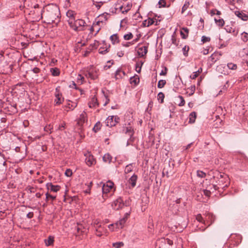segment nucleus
<instances>
[{
  "label": "nucleus",
  "instance_id": "59",
  "mask_svg": "<svg viewBox=\"0 0 248 248\" xmlns=\"http://www.w3.org/2000/svg\"><path fill=\"white\" fill-rule=\"evenodd\" d=\"M31 71L35 74H38L39 73H40V69L38 68V67H34V68H33Z\"/></svg>",
  "mask_w": 248,
  "mask_h": 248
},
{
  "label": "nucleus",
  "instance_id": "5",
  "mask_svg": "<svg viewBox=\"0 0 248 248\" xmlns=\"http://www.w3.org/2000/svg\"><path fill=\"white\" fill-rule=\"evenodd\" d=\"M124 200L121 197L118 198L114 201L112 206L115 210H119L124 207Z\"/></svg>",
  "mask_w": 248,
  "mask_h": 248
},
{
  "label": "nucleus",
  "instance_id": "11",
  "mask_svg": "<svg viewBox=\"0 0 248 248\" xmlns=\"http://www.w3.org/2000/svg\"><path fill=\"white\" fill-rule=\"evenodd\" d=\"M148 52V46H144L139 48L138 53L140 57H144L145 56Z\"/></svg>",
  "mask_w": 248,
  "mask_h": 248
},
{
  "label": "nucleus",
  "instance_id": "7",
  "mask_svg": "<svg viewBox=\"0 0 248 248\" xmlns=\"http://www.w3.org/2000/svg\"><path fill=\"white\" fill-rule=\"evenodd\" d=\"M74 25L76 26V29L73 27H70L71 29L74 30L75 31H78V28L84 27L85 24V22L84 20L81 19H78L75 20L74 22Z\"/></svg>",
  "mask_w": 248,
  "mask_h": 248
},
{
  "label": "nucleus",
  "instance_id": "60",
  "mask_svg": "<svg viewBox=\"0 0 248 248\" xmlns=\"http://www.w3.org/2000/svg\"><path fill=\"white\" fill-rule=\"evenodd\" d=\"M196 219L199 222H202L203 219L201 214H198L196 217Z\"/></svg>",
  "mask_w": 248,
  "mask_h": 248
},
{
  "label": "nucleus",
  "instance_id": "23",
  "mask_svg": "<svg viewBox=\"0 0 248 248\" xmlns=\"http://www.w3.org/2000/svg\"><path fill=\"white\" fill-rule=\"evenodd\" d=\"M112 158V157L111 155L108 153L106 154L103 157L104 162L108 163H110L111 162Z\"/></svg>",
  "mask_w": 248,
  "mask_h": 248
},
{
  "label": "nucleus",
  "instance_id": "49",
  "mask_svg": "<svg viewBox=\"0 0 248 248\" xmlns=\"http://www.w3.org/2000/svg\"><path fill=\"white\" fill-rule=\"evenodd\" d=\"M175 32L173 33V34L171 36V41L172 43L176 46L178 45V43L177 42V40L176 37L175 36Z\"/></svg>",
  "mask_w": 248,
  "mask_h": 248
},
{
  "label": "nucleus",
  "instance_id": "50",
  "mask_svg": "<svg viewBox=\"0 0 248 248\" xmlns=\"http://www.w3.org/2000/svg\"><path fill=\"white\" fill-rule=\"evenodd\" d=\"M104 185L107 186V187L112 189L113 187L114 184L112 182L108 181L106 183V184H104Z\"/></svg>",
  "mask_w": 248,
  "mask_h": 248
},
{
  "label": "nucleus",
  "instance_id": "43",
  "mask_svg": "<svg viewBox=\"0 0 248 248\" xmlns=\"http://www.w3.org/2000/svg\"><path fill=\"white\" fill-rule=\"evenodd\" d=\"M133 37V35L132 33L129 32V33L127 34H125L124 36V38L125 40H129L131 39Z\"/></svg>",
  "mask_w": 248,
  "mask_h": 248
},
{
  "label": "nucleus",
  "instance_id": "6",
  "mask_svg": "<svg viewBox=\"0 0 248 248\" xmlns=\"http://www.w3.org/2000/svg\"><path fill=\"white\" fill-rule=\"evenodd\" d=\"M62 94L59 93V91L57 92V89H56V92L55 94V99L54 100V105L55 106H58L62 103L64 101V98L62 97Z\"/></svg>",
  "mask_w": 248,
  "mask_h": 248
},
{
  "label": "nucleus",
  "instance_id": "41",
  "mask_svg": "<svg viewBox=\"0 0 248 248\" xmlns=\"http://www.w3.org/2000/svg\"><path fill=\"white\" fill-rule=\"evenodd\" d=\"M124 243L122 242H116L113 243V246L115 248H121L124 246Z\"/></svg>",
  "mask_w": 248,
  "mask_h": 248
},
{
  "label": "nucleus",
  "instance_id": "64",
  "mask_svg": "<svg viewBox=\"0 0 248 248\" xmlns=\"http://www.w3.org/2000/svg\"><path fill=\"white\" fill-rule=\"evenodd\" d=\"M33 215H34L33 212H29L27 215V217L29 219H31L33 217Z\"/></svg>",
  "mask_w": 248,
  "mask_h": 248
},
{
  "label": "nucleus",
  "instance_id": "30",
  "mask_svg": "<svg viewBox=\"0 0 248 248\" xmlns=\"http://www.w3.org/2000/svg\"><path fill=\"white\" fill-rule=\"evenodd\" d=\"M130 82L131 84L134 83L135 85H137L140 82L139 78L138 76L136 78L135 77H131L130 79Z\"/></svg>",
  "mask_w": 248,
  "mask_h": 248
},
{
  "label": "nucleus",
  "instance_id": "35",
  "mask_svg": "<svg viewBox=\"0 0 248 248\" xmlns=\"http://www.w3.org/2000/svg\"><path fill=\"white\" fill-rule=\"evenodd\" d=\"M54 242V238L51 236H49L47 241H46V246H50L53 244Z\"/></svg>",
  "mask_w": 248,
  "mask_h": 248
},
{
  "label": "nucleus",
  "instance_id": "21",
  "mask_svg": "<svg viewBox=\"0 0 248 248\" xmlns=\"http://www.w3.org/2000/svg\"><path fill=\"white\" fill-rule=\"evenodd\" d=\"M217 61V53L215 51L212 55L209 58L208 62H211V64L214 63Z\"/></svg>",
  "mask_w": 248,
  "mask_h": 248
},
{
  "label": "nucleus",
  "instance_id": "19",
  "mask_svg": "<svg viewBox=\"0 0 248 248\" xmlns=\"http://www.w3.org/2000/svg\"><path fill=\"white\" fill-rule=\"evenodd\" d=\"M126 220L123 217L120 219V220L116 223H115V225L118 228H123L124 226V224L125 223Z\"/></svg>",
  "mask_w": 248,
  "mask_h": 248
},
{
  "label": "nucleus",
  "instance_id": "55",
  "mask_svg": "<svg viewBox=\"0 0 248 248\" xmlns=\"http://www.w3.org/2000/svg\"><path fill=\"white\" fill-rule=\"evenodd\" d=\"M131 202V201L130 199L126 200L125 201H124V207L130 206Z\"/></svg>",
  "mask_w": 248,
  "mask_h": 248
},
{
  "label": "nucleus",
  "instance_id": "56",
  "mask_svg": "<svg viewBox=\"0 0 248 248\" xmlns=\"http://www.w3.org/2000/svg\"><path fill=\"white\" fill-rule=\"evenodd\" d=\"M114 126L116 125L117 124L119 123L120 121V118L118 116H114Z\"/></svg>",
  "mask_w": 248,
  "mask_h": 248
},
{
  "label": "nucleus",
  "instance_id": "57",
  "mask_svg": "<svg viewBox=\"0 0 248 248\" xmlns=\"http://www.w3.org/2000/svg\"><path fill=\"white\" fill-rule=\"evenodd\" d=\"M77 232L78 233V235H79L80 233L82 234L83 232H85L84 230H82L81 229V228L80 227V226L79 225H78V226L77 228Z\"/></svg>",
  "mask_w": 248,
  "mask_h": 248
},
{
  "label": "nucleus",
  "instance_id": "37",
  "mask_svg": "<svg viewBox=\"0 0 248 248\" xmlns=\"http://www.w3.org/2000/svg\"><path fill=\"white\" fill-rule=\"evenodd\" d=\"M178 98L180 100V102L178 104L179 106H180V107L184 106L185 104V101L184 100V97L181 95H179Z\"/></svg>",
  "mask_w": 248,
  "mask_h": 248
},
{
  "label": "nucleus",
  "instance_id": "25",
  "mask_svg": "<svg viewBox=\"0 0 248 248\" xmlns=\"http://www.w3.org/2000/svg\"><path fill=\"white\" fill-rule=\"evenodd\" d=\"M121 73L123 74V76L125 75V73L124 71H122L121 69H119L116 71L115 73V78L116 79L122 78L123 76L121 75Z\"/></svg>",
  "mask_w": 248,
  "mask_h": 248
},
{
  "label": "nucleus",
  "instance_id": "2",
  "mask_svg": "<svg viewBox=\"0 0 248 248\" xmlns=\"http://www.w3.org/2000/svg\"><path fill=\"white\" fill-rule=\"evenodd\" d=\"M230 183L228 175L224 173L218 174V191L220 188L224 189L227 187Z\"/></svg>",
  "mask_w": 248,
  "mask_h": 248
},
{
  "label": "nucleus",
  "instance_id": "33",
  "mask_svg": "<svg viewBox=\"0 0 248 248\" xmlns=\"http://www.w3.org/2000/svg\"><path fill=\"white\" fill-rule=\"evenodd\" d=\"M166 83V81L165 80L161 79L159 80L158 82L157 87L158 88H162L163 87H164Z\"/></svg>",
  "mask_w": 248,
  "mask_h": 248
},
{
  "label": "nucleus",
  "instance_id": "4",
  "mask_svg": "<svg viewBox=\"0 0 248 248\" xmlns=\"http://www.w3.org/2000/svg\"><path fill=\"white\" fill-rule=\"evenodd\" d=\"M77 14L76 13L73 11L69 10H68L66 14V16L68 18L67 22L70 27H73L76 29L75 26L74 25V22L76 20V16Z\"/></svg>",
  "mask_w": 248,
  "mask_h": 248
},
{
  "label": "nucleus",
  "instance_id": "16",
  "mask_svg": "<svg viewBox=\"0 0 248 248\" xmlns=\"http://www.w3.org/2000/svg\"><path fill=\"white\" fill-rule=\"evenodd\" d=\"M114 116H108L106 120V125L109 127H112L114 126Z\"/></svg>",
  "mask_w": 248,
  "mask_h": 248
},
{
  "label": "nucleus",
  "instance_id": "45",
  "mask_svg": "<svg viewBox=\"0 0 248 248\" xmlns=\"http://www.w3.org/2000/svg\"><path fill=\"white\" fill-rule=\"evenodd\" d=\"M242 39L244 42H247L248 40V33L244 32L242 33Z\"/></svg>",
  "mask_w": 248,
  "mask_h": 248
},
{
  "label": "nucleus",
  "instance_id": "32",
  "mask_svg": "<svg viewBox=\"0 0 248 248\" xmlns=\"http://www.w3.org/2000/svg\"><path fill=\"white\" fill-rule=\"evenodd\" d=\"M102 192H103V194H108V192H109L110 190L111 189V188H110L109 187H108L107 186H105L103 185V186H102Z\"/></svg>",
  "mask_w": 248,
  "mask_h": 248
},
{
  "label": "nucleus",
  "instance_id": "18",
  "mask_svg": "<svg viewBox=\"0 0 248 248\" xmlns=\"http://www.w3.org/2000/svg\"><path fill=\"white\" fill-rule=\"evenodd\" d=\"M70 101V100H67L68 103L66 104V105L63 106V108H68L71 110H73L77 106L78 104L77 102H72L71 104L69 103Z\"/></svg>",
  "mask_w": 248,
  "mask_h": 248
},
{
  "label": "nucleus",
  "instance_id": "58",
  "mask_svg": "<svg viewBox=\"0 0 248 248\" xmlns=\"http://www.w3.org/2000/svg\"><path fill=\"white\" fill-rule=\"evenodd\" d=\"M46 196H47V199L50 198L51 199H52V200H54L56 198V196H53L49 194L48 192H47L46 194Z\"/></svg>",
  "mask_w": 248,
  "mask_h": 248
},
{
  "label": "nucleus",
  "instance_id": "52",
  "mask_svg": "<svg viewBox=\"0 0 248 248\" xmlns=\"http://www.w3.org/2000/svg\"><path fill=\"white\" fill-rule=\"evenodd\" d=\"M102 49H103V48L100 47L99 49V53L101 54H105L107 52L109 51V48H107L105 50H101Z\"/></svg>",
  "mask_w": 248,
  "mask_h": 248
},
{
  "label": "nucleus",
  "instance_id": "26",
  "mask_svg": "<svg viewBox=\"0 0 248 248\" xmlns=\"http://www.w3.org/2000/svg\"><path fill=\"white\" fill-rule=\"evenodd\" d=\"M110 39L113 44H115V43H118L119 42V37L117 34H113L110 37Z\"/></svg>",
  "mask_w": 248,
  "mask_h": 248
},
{
  "label": "nucleus",
  "instance_id": "47",
  "mask_svg": "<svg viewBox=\"0 0 248 248\" xmlns=\"http://www.w3.org/2000/svg\"><path fill=\"white\" fill-rule=\"evenodd\" d=\"M162 242H163L165 244L167 243L169 246H171L173 245V241L171 240H170L168 238L163 239Z\"/></svg>",
  "mask_w": 248,
  "mask_h": 248
},
{
  "label": "nucleus",
  "instance_id": "39",
  "mask_svg": "<svg viewBox=\"0 0 248 248\" xmlns=\"http://www.w3.org/2000/svg\"><path fill=\"white\" fill-rule=\"evenodd\" d=\"M189 2L188 1H186L184 5L182 7V13H183L186 10V9L188 8V7L189 6Z\"/></svg>",
  "mask_w": 248,
  "mask_h": 248
},
{
  "label": "nucleus",
  "instance_id": "53",
  "mask_svg": "<svg viewBox=\"0 0 248 248\" xmlns=\"http://www.w3.org/2000/svg\"><path fill=\"white\" fill-rule=\"evenodd\" d=\"M65 175L67 177H70L72 175V170L70 169H67L65 171Z\"/></svg>",
  "mask_w": 248,
  "mask_h": 248
},
{
  "label": "nucleus",
  "instance_id": "20",
  "mask_svg": "<svg viewBox=\"0 0 248 248\" xmlns=\"http://www.w3.org/2000/svg\"><path fill=\"white\" fill-rule=\"evenodd\" d=\"M216 217L212 214L208 213L206 216V220L207 222H210L209 226L215 220Z\"/></svg>",
  "mask_w": 248,
  "mask_h": 248
},
{
  "label": "nucleus",
  "instance_id": "28",
  "mask_svg": "<svg viewBox=\"0 0 248 248\" xmlns=\"http://www.w3.org/2000/svg\"><path fill=\"white\" fill-rule=\"evenodd\" d=\"M50 70L53 76H58L60 75V70L58 68H51Z\"/></svg>",
  "mask_w": 248,
  "mask_h": 248
},
{
  "label": "nucleus",
  "instance_id": "40",
  "mask_svg": "<svg viewBox=\"0 0 248 248\" xmlns=\"http://www.w3.org/2000/svg\"><path fill=\"white\" fill-rule=\"evenodd\" d=\"M132 7V4L131 3H128L127 4L126 6L124 7V10L122 11V13L124 14L127 13L131 9Z\"/></svg>",
  "mask_w": 248,
  "mask_h": 248
},
{
  "label": "nucleus",
  "instance_id": "36",
  "mask_svg": "<svg viewBox=\"0 0 248 248\" xmlns=\"http://www.w3.org/2000/svg\"><path fill=\"white\" fill-rule=\"evenodd\" d=\"M197 175L200 178H204L206 176V173L202 171L198 170L197 171Z\"/></svg>",
  "mask_w": 248,
  "mask_h": 248
},
{
  "label": "nucleus",
  "instance_id": "61",
  "mask_svg": "<svg viewBox=\"0 0 248 248\" xmlns=\"http://www.w3.org/2000/svg\"><path fill=\"white\" fill-rule=\"evenodd\" d=\"M225 22L223 19H218V26H222L224 25Z\"/></svg>",
  "mask_w": 248,
  "mask_h": 248
},
{
  "label": "nucleus",
  "instance_id": "34",
  "mask_svg": "<svg viewBox=\"0 0 248 248\" xmlns=\"http://www.w3.org/2000/svg\"><path fill=\"white\" fill-rule=\"evenodd\" d=\"M164 97H165V95L163 93L160 92L158 93V94L157 95V99L158 100H161L160 101L161 103H163Z\"/></svg>",
  "mask_w": 248,
  "mask_h": 248
},
{
  "label": "nucleus",
  "instance_id": "31",
  "mask_svg": "<svg viewBox=\"0 0 248 248\" xmlns=\"http://www.w3.org/2000/svg\"><path fill=\"white\" fill-rule=\"evenodd\" d=\"M95 228H96V235L98 236H102V233L101 230H102V229L101 228V225H100L98 227H95Z\"/></svg>",
  "mask_w": 248,
  "mask_h": 248
},
{
  "label": "nucleus",
  "instance_id": "38",
  "mask_svg": "<svg viewBox=\"0 0 248 248\" xmlns=\"http://www.w3.org/2000/svg\"><path fill=\"white\" fill-rule=\"evenodd\" d=\"M227 68H228L230 69L235 70L237 68V65L235 64L232 63H229L227 64Z\"/></svg>",
  "mask_w": 248,
  "mask_h": 248
},
{
  "label": "nucleus",
  "instance_id": "29",
  "mask_svg": "<svg viewBox=\"0 0 248 248\" xmlns=\"http://www.w3.org/2000/svg\"><path fill=\"white\" fill-rule=\"evenodd\" d=\"M102 126V124L100 122H97L94 127H93V130L95 132H97L100 129Z\"/></svg>",
  "mask_w": 248,
  "mask_h": 248
},
{
  "label": "nucleus",
  "instance_id": "17",
  "mask_svg": "<svg viewBox=\"0 0 248 248\" xmlns=\"http://www.w3.org/2000/svg\"><path fill=\"white\" fill-rule=\"evenodd\" d=\"M197 118V113L195 111L191 112L189 116V124H193L195 123L196 119Z\"/></svg>",
  "mask_w": 248,
  "mask_h": 248
},
{
  "label": "nucleus",
  "instance_id": "3",
  "mask_svg": "<svg viewBox=\"0 0 248 248\" xmlns=\"http://www.w3.org/2000/svg\"><path fill=\"white\" fill-rule=\"evenodd\" d=\"M83 74L87 78L94 80L98 78L96 69L93 65H90L87 68V70L84 71Z\"/></svg>",
  "mask_w": 248,
  "mask_h": 248
},
{
  "label": "nucleus",
  "instance_id": "62",
  "mask_svg": "<svg viewBox=\"0 0 248 248\" xmlns=\"http://www.w3.org/2000/svg\"><path fill=\"white\" fill-rule=\"evenodd\" d=\"M227 89V87L226 85H224L223 88L218 92V95L221 94L222 93H224Z\"/></svg>",
  "mask_w": 248,
  "mask_h": 248
},
{
  "label": "nucleus",
  "instance_id": "13",
  "mask_svg": "<svg viewBox=\"0 0 248 248\" xmlns=\"http://www.w3.org/2000/svg\"><path fill=\"white\" fill-rule=\"evenodd\" d=\"M189 29L187 28L184 27L180 31V35L183 39H186L188 37Z\"/></svg>",
  "mask_w": 248,
  "mask_h": 248
},
{
  "label": "nucleus",
  "instance_id": "10",
  "mask_svg": "<svg viewBox=\"0 0 248 248\" xmlns=\"http://www.w3.org/2000/svg\"><path fill=\"white\" fill-rule=\"evenodd\" d=\"M85 162L88 166H91L95 164V160L93 155H90L86 158Z\"/></svg>",
  "mask_w": 248,
  "mask_h": 248
},
{
  "label": "nucleus",
  "instance_id": "63",
  "mask_svg": "<svg viewBox=\"0 0 248 248\" xmlns=\"http://www.w3.org/2000/svg\"><path fill=\"white\" fill-rule=\"evenodd\" d=\"M203 193L205 196L209 197L210 196L211 192L210 190L205 189L203 190Z\"/></svg>",
  "mask_w": 248,
  "mask_h": 248
},
{
  "label": "nucleus",
  "instance_id": "51",
  "mask_svg": "<svg viewBox=\"0 0 248 248\" xmlns=\"http://www.w3.org/2000/svg\"><path fill=\"white\" fill-rule=\"evenodd\" d=\"M142 63H141V65L140 66L139 64L138 63H137L136 64V68H135V70L138 73H140L141 72V66H142Z\"/></svg>",
  "mask_w": 248,
  "mask_h": 248
},
{
  "label": "nucleus",
  "instance_id": "54",
  "mask_svg": "<svg viewBox=\"0 0 248 248\" xmlns=\"http://www.w3.org/2000/svg\"><path fill=\"white\" fill-rule=\"evenodd\" d=\"M210 40V38L205 36H202V41L203 43L207 42H209Z\"/></svg>",
  "mask_w": 248,
  "mask_h": 248
},
{
  "label": "nucleus",
  "instance_id": "44",
  "mask_svg": "<svg viewBox=\"0 0 248 248\" xmlns=\"http://www.w3.org/2000/svg\"><path fill=\"white\" fill-rule=\"evenodd\" d=\"M189 49V47L188 46H185L183 48V54L185 56H187L188 55V52Z\"/></svg>",
  "mask_w": 248,
  "mask_h": 248
},
{
  "label": "nucleus",
  "instance_id": "46",
  "mask_svg": "<svg viewBox=\"0 0 248 248\" xmlns=\"http://www.w3.org/2000/svg\"><path fill=\"white\" fill-rule=\"evenodd\" d=\"M132 170V165L131 164H129L127 165L125 169V172L128 173Z\"/></svg>",
  "mask_w": 248,
  "mask_h": 248
},
{
  "label": "nucleus",
  "instance_id": "22",
  "mask_svg": "<svg viewBox=\"0 0 248 248\" xmlns=\"http://www.w3.org/2000/svg\"><path fill=\"white\" fill-rule=\"evenodd\" d=\"M202 68H201V67L198 70V71L193 72V74L191 75H190V78L192 79H196L199 76V75L202 72Z\"/></svg>",
  "mask_w": 248,
  "mask_h": 248
},
{
  "label": "nucleus",
  "instance_id": "8",
  "mask_svg": "<svg viewBox=\"0 0 248 248\" xmlns=\"http://www.w3.org/2000/svg\"><path fill=\"white\" fill-rule=\"evenodd\" d=\"M46 186L48 190L51 191L57 192L60 190L61 186L59 185H53L51 183H48L46 185Z\"/></svg>",
  "mask_w": 248,
  "mask_h": 248
},
{
  "label": "nucleus",
  "instance_id": "1",
  "mask_svg": "<svg viewBox=\"0 0 248 248\" xmlns=\"http://www.w3.org/2000/svg\"><path fill=\"white\" fill-rule=\"evenodd\" d=\"M61 13L59 7L55 4H49L41 10V18L45 19L48 24H57L60 21Z\"/></svg>",
  "mask_w": 248,
  "mask_h": 248
},
{
  "label": "nucleus",
  "instance_id": "24",
  "mask_svg": "<svg viewBox=\"0 0 248 248\" xmlns=\"http://www.w3.org/2000/svg\"><path fill=\"white\" fill-rule=\"evenodd\" d=\"M154 20L153 19L149 18L148 20H145L142 22L143 27H149V26L153 24Z\"/></svg>",
  "mask_w": 248,
  "mask_h": 248
},
{
  "label": "nucleus",
  "instance_id": "42",
  "mask_svg": "<svg viewBox=\"0 0 248 248\" xmlns=\"http://www.w3.org/2000/svg\"><path fill=\"white\" fill-rule=\"evenodd\" d=\"M153 106V102L152 101H151L148 105V107L146 110V112H148L149 113H150V111L152 110Z\"/></svg>",
  "mask_w": 248,
  "mask_h": 248
},
{
  "label": "nucleus",
  "instance_id": "27",
  "mask_svg": "<svg viewBox=\"0 0 248 248\" xmlns=\"http://www.w3.org/2000/svg\"><path fill=\"white\" fill-rule=\"evenodd\" d=\"M125 128V133L128 134V135L130 136V138L131 139L134 134L133 129L132 128V127L130 126H128V127H126Z\"/></svg>",
  "mask_w": 248,
  "mask_h": 248
},
{
  "label": "nucleus",
  "instance_id": "15",
  "mask_svg": "<svg viewBox=\"0 0 248 248\" xmlns=\"http://www.w3.org/2000/svg\"><path fill=\"white\" fill-rule=\"evenodd\" d=\"M89 107L90 108L99 106V103L98 102L97 98L95 96L92 97L91 101L88 104Z\"/></svg>",
  "mask_w": 248,
  "mask_h": 248
},
{
  "label": "nucleus",
  "instance_id": "14",
  "mask_svg": "<svg viewBox=\"0 0 248 248\" xmlns=\"http://www.w3.org/2000/svg\"><path fill=\"white\" fill-rule=\"evenodd\" d=\"M233 238H235V242L233 245L236 246H237L239 244L242 239V237L239 234L231 235L230 239L232 240Z\"/></svg>",
  "mask_w": 248,
  "mask_h": 248
},
{
  "label": "nucleus",
  "instance_id": "12",
  "mask_svg": "<svg viewBox=\"0 0 248 248\" xmlns=\"http://www.w3.org/2000/svg\"><path fill=\"white\" fill-rule=\"evenodd\" d=\"M138 176L136 174H134L128 180V182L130 184L131 187H134L136 185Z\"/></svg>",
  "mask_w": 248,
  "mask_h": 248
},
{
  "label": "nucleus",
  "instance_id": "48",
  "mask_svg": "<svg viewBox=\"0 0 248 248\" xmlns=\"http://www.w3.org/2000/svg\"><path fill=\"white\" fill-rule=\"evenodd\" d=\"M159 8L165 7L166 2L165 0H160L158 1Z\"/></svg>",
  "mask_w": 248,
  "mask_h": 248
},
{
  "label": "nucleus",
  "instance_id": "9",
  "mask_svg": "<svg viewBox=\"0 0 248 248\" xmlns=\"http://www.w3.org/2000/svg\"><path fill=\"white\" fill-rule=\"evenodd\" d=\"M235 15L241 19L247 21L248 19V13H245L243 12L235 11Z\"/></svg>",
  "mask_w": 248,
  "mask_h": 248
}]
</instances>
